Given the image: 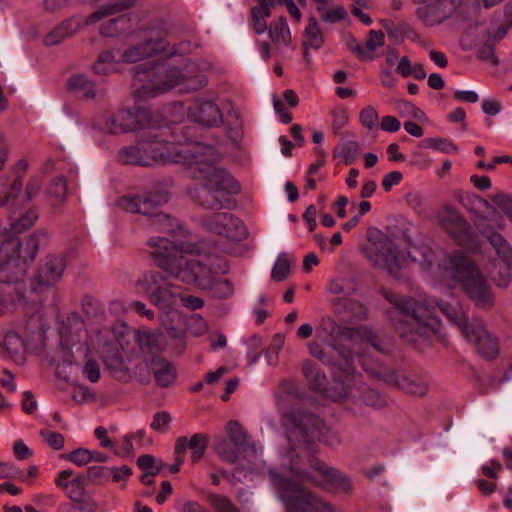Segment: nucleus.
Masks as SVG:
<instances>
[{"instance_id": "obj_13", "label": "nucleus", "mask_w": 512, "mask_h": 512, "mask_svg": "<svg viewBox=\"0 0 512 512\" xmlns=\"http://www.w3.org/2000/svg\"><path fill=\"white\" fill-rule=\"evenodd\" d=\"M135 289L163 310L171 309L177 304L174 286L167 284L165 277L159 271L149 270L142 273L135 282Z\"/></svg>"}, {"instance_id": "obj_28", "label": "nucleus", "mask_w": 512, "mask_h": 512, "mask_svg": "<svg viewBox=\"0 0 512 512\" xmlns=\"http://www.w3.org/2000/svg\"><path fill=\"white\" fill-rule=\"evenodd\" d=\"M152 369L156 383L161 387H168L175 383L177 371L175 366L163 359L157 358L152 361Z\"/></svg>"}, {"instance_id": "obj_61", "label": "nucleus", "mask_w": 512, "mask_h": 512, "mask_svg": "<svg viewBox=\"0 0 512 512\" xmlns=\"http://www.w3.org/2000/svg\"><path fill=\"white\" fill-rule=\"evenodd\" d=\"M493 202L509 217L512 218V198L498 194L493 198Z\"/></svg>"}, {"instance_id": "obj_16", "label": "nucleus", "mask_w": 512, "mask_h": 512, "mask_svg": "<svg viewBox=\"0 0 512 512\" xmlns=\"http://www.w3.org/2000/svg\"><path fill=\"white\" fill-rule=\"evenodd\" d=\"M226 432L230 437L231 444L224 439L216 444V451L224 461L236 462L240 451L256 454L255 445L249 440L246 431L238 421H229L226 424Z\"/></svg>"}, {"instance_id": "obj_34", "label": "nucleus", "mask_w": 512, "mask_h": 512, "mask_svg": "<svg viewBox=\"0 0 512 512\" xmlns=\"http://www.w3.org/2000/svg\"><path fill=\"white\" fill-rule=\"evenodd\" d=\"M324 44V35L314 16L308 18V24L304 30V49L319 50Z\"/></svg>"}, {"instance_id": "obj_63", "label": "nucleus", "mask_w": 512, "mask_h": 512, "mask_svg": "<svg viewBox=\"0 0 512 512\" xmlns=\"http://www.w3.org/2000/svg\"><path fill=\"white\" fill-rule=\"evenodd\" d=\"M402 173L400 171H391L383 177L382 186L385 191H390L393 186L400 183L402 180Z\"/></svg>"}, {"instance_id": "obj_29", "label": "nucleus", "mask_w": 512, "mask_h": 512, "mask_svg": "<svg viewBox=\"0 0 512 512\" xmlns=\"http://www.w3.org/2000/svg\"><path fill=\"white\" fill-rule=\"evenodd\" d=\"M269 38L276 47H290L292 43L291 31L285 17L280 16L273 20L267 28Z\"/></svg>"}, {"instance_id": "obj_58", "label": "nucleus", "mask_w": 512, "mask_h": 512, "mask_svg": "<svg viewBox=\"0 0 512 512\" xmlns=\"http://www.w3.org/2000/svg\"><path fill=\"white\" fill-rule=\"evenodd\" d=\"M167 333L170 336V338L176 341L175 349H177V351L181 353L185 348L184 331L181 328L170 326L167 327Z\"/></svg>"}, {"instance_id": "obj_44", "label": "nucleus", "mask_w": 512, "mask_h": 512, "mask_svg": "<svg viewBox=\"0 0 512 512\" xmlns=\"http://www.w3.org/2000/svg\"><path fill=\"white\" fill-rule=\"evenodd\" d=\"M328 291L339 297L346 298L355 293L356 287L352 280L337 279L331 280L327 287Z\"/></svg>"}, {"instance_id": "obj_11", "label": "nucleus", "mask_w": 512, "mask_h": 512, "mask_svg": "<svg viewBox=\"0 0 512 512\" xmlns=\"http://www.w3.org/2000/svg\"><path fill=\"white\" fill-rule=\"evenodd\" d=\"M407 254L408 258L400 254L395 243L384 235L367 250L368 258L376 266L396 277L408 261L418 263L423 271H429L436 258L435 252L426 245L413 246Z\"/></svg>"}, {"instance_id": "obj_3", "label": "nucleus", "mask_w": 512, "mask_h": 512, "mask_svg": "<svg viewBox=\"0 0 512 512\" xmlns=\"http://www.w3.org/2000/svg\"><path fill=\"white\" fill-rule=\"evenodd\" d=\"M290 466L282 461L281 467H270L268 477L270 484L279 499L284 503L286 512H340L331 504L314 496L300 484L303 480H310L320 485L330 484L343 492L352 489L351 480L343 473L327 466L319 459H311L310 467L319 478L311 476L306 470L294 461L290 455Z\"/></svg>"}, {"instance_id": "obj_36", "label": "nucleus", "mask_w": 512, "mask_h": 512, "mask_svg": "<svg viewBox=\"0 0 512 512\" xmlns=\"http://www.w3.org/2000/svg\"><path fill=\"white\" fill-rule=\"evenodd\" d=\"M47 194L50 200L51 205L54 208L60 207L66 200L67 195V183L66 180L61 177H55L48 189Z\"/></svg>"}, {"instance_id": "obj_54", "label": "nucleus", "mask_w": 512, "mask_h": 512, "mask_svg": "<svg viewBox=\"0 0 512 512\" xmlns=\"http://www.w3.org/2000/svg\"><path fill=\"white\" fill-rule=\"evenodd\" d=\"M40 436L45 440V442L53 449L60 450L64 447V437L62 434L58 432H54L48 429L41 430Z\"/></svg>"}, {"instance_id": "obj_27", "label": "nucleus", "mask_w": 512, "mask_h": 512, "mask_svg": "<svg viewBox=\"0 0 512 512\" xmlns=\"http://www.w3.org/2000/svg\"><path fill=\"white\" fill-rule=\"evenodd\" d=\"M116 120H119L120 124L117 128L122 129V132L134 131L145 128L149 124L150 114L146 109L133 107L119 111Z\"/></svg>"}, {"instance_id": "obj_15", "label": "nucleus", "mask_w": 512, "mask_h": 512, "mask_svg": "<svg viewBox=\"0 0 512 512\" xmlns=\"http://www.w3.org/2000/svg\"><path fill=\"white\" fill-rule=\"evenodd\" d=\"M55 484L70 499V503L77 504L78 510L94 512L95 501L87 495L86 483L83 475L75 473L71 469L62 470L58 473Z\"/></svg>"}, {"instance_id": "obj_8", "label": "nucleus", "mask_w": 512, "mask_h": 512, "mask_svg": "<svg viewBox=\"0 0 512 512\" xmlns=\"http://www.w3.org/2000/svg\"><path fill=\"white\" fill-rule=\"evenodd\" d=\"M287 423V439L291 445V450L285 452L283 455V462H289L288 455L294 459L300 466L303 467V458H307L310 464L311 459H317L310 456L311 441L318 439L328 446L334 447L341 443L339 433L323 423V421L312 414H303L295 421L289 419Z\"/></svg>"}, {"instance_id": "obj_46", "label": "nucleus", "mask_w": 512, "mask_h": 512, "mask_svg": "<svg viewBox=\"0 0 512 512\" xmlns=\"http://www.w3.org/2000/svg\"><path fill=\"white\" fill-rule=\"evenodd\" d=\"M129 19L126 16L114 17L104 22L100 27V34L105 37H112L125 29Z\"/></svg>"}, {"instance_id": "obj_51", "label": "nucleus", "mask_w": 512, "mask_h": 512, "mask_svg": "<svg viewBox=\"0 0 512 512\" xmlns=\"http://www.w3.org/2000/svg\"><path fill=\"white\" fill-rule=\"evenodd\" d=\"M81 372L83 376L92 383L98 382L101 378L100 365L96 360L92 358H89L85 361Z\"/></svg>"}, {"instance_id": "obj_47", "label": "nucleus", "mask_w": 512, "mask_h": 512, "mask_svg": "<svg viewBox=\"0 0 512 512\" xmlns=\"http://www.w3.org/2000/svg\"><path fill=\"white\" fill-rule=\"evenodd\" d=\"M207 500L216 512H239L233 503L223 495L209 493Z\"/></svg>"}, {"instance_id": "obj_9", "label": "nucleus", "mask_w": 512, "mask_h": 512, "mask_svg": "<svg viewBox=\"0 0 512 512\" xmlns=\"http://www.w3.org/2000/svg\"><path fill=\"white\" fill-rule=\"evenodd\" d=\"M29 168L28 160H17L9 170L6 188L0 194V208L7 209L9 229L14 234H22L32 228L39 218V210L36 206L17 204L23 187V177Z\"/></svg>"}, {"instance_id": "obj_50", "label": "nucleus", "mask_w": 512, "mask_h": 512, "mask_svg": "<svg viewBox=\"0 0 512 512\" xmlns=\"http://www.w3.org/2000/svg\"><path fill=\"white\" fill-rule=\"evenodd\" d=\"M378 112L374 106L364 107L359 114V121L361 125L368 130H372L376 127L378 121Z\"/></svg>"}, {"instance_id": "obj_60", "label": "nucleus", "mask_w": 512, "mask_h": 512, "mask_svg": "<svg viewBox=\"0 0 512 512\" xmlns=\"http://www.w3.org/2000/svg\"><path fill=\"white\" fill-rule=\"evenodd\" d=\"M177 294V300L180 299L183 305L191 310H197L203 307L204 301L196 296L192 295H181L179 292L176 291Z\"/></svg>"}, {"instance_id": "obj_57", "label": "nucleus", "mask_w": 512, "mask_h": 512, "mask_svg": "<svg viewBox=\"0 0 512 512\" xmlns=\"http://www.w3.org/2000/svg\"><path fill=\"white\" fill-rule=\"evenodd\" d=\"M87 478L93 484H101L107 478V468L104 466H90Z\"/></svg>"}, {"instance_id": "obj_35", "label": "nucleus", "mask_w": 512, "mask_h": 512, "mask_svg": "<svg viewBox=\"0 0 512 512\" xmlns=\"http://www.w3.org/2000/svg\"><path fill=\"white\" fill-rule=\"evenodd\" d=\"M69 88L80 96L93 99L96 97L94 83L83 74H74L68 80Z\"/></svg>"}, {"instance_id": "obj_41", "label": "nucleus", "mask_w": 512, "mask_h": 512, "mask_svg": "<svg viewBox=\"0 0 512 512\" xmlns=\"http://www.w3.org/2000/svg\"><path fill=\"white\" fill-rule=\"evenodd\" d=\"M320 18L325 23H336L347 17V12L341 5H336L333 7L326 6H317L316 7Z\"/></svg>"}, {"instance_id": "obj_62", "label": "nucleus", "mask_w": 512, "mask_h": 512, "mask_svg": "<svg viewBox=\"0 0 512 512\" xmlns=\"http://www.w3.org/2000/svg\"><path fill=\"white\" fill-rule=\"evenodd\" d=\"M380 127L385 132L394 133L400 129L401 123L396 117L387 115L382 118Z\"/></svg>"}, {"instance_id": "obj_25", "label": "nucleus", "mask_w": 512, "mask_h": 512, "mask_svg": "<svg viewBox=\"0 0 512 512\" xmlns=\"http://www.w3.org/2000/svg\"><path fill=\"white\" fill-rule=\"evenodd\" d=\"M207 445L208 436L206 434L196 433L190 439L186 436H181L176 440L175 454L179 458L182 457L187 450H190L191 461L196 463L204 456Z\"/></svg>"}, {"instance_id": "obj_48", "label": "nucleus", "mask_w": 512, "mask_h": 512, "mask_svg": "<svg viewBox=\"0 0 512 512\" xmlns=\"http://www.w3.org/2000/svg\"><path fill=\"white\" fill-rule=\"evenodd\" d=\"M4 347L12 355L19 354L24 349V340L14 330L5 333Z\"/></svg>"}, {"instance_id": "obj_12", "label": "nucleus", "mask_w": 512, "mask_h": 512, "mask_svg": "<svg viewBox=\"0 0 512 512\" xmlns=\"http://www.w3.org/2000/svg\"><path fill=\"white\" fill-rule=\"evenodd\" d=\"M186 144L176 145L158 140L157 136L149 137L135 146L123 147L119 151V159L125 164L149 166L155 163H179Z\"/></svg>"}, {"instance_id": "obj_24", "label": "nucleus", "mask_w": 512, "mask_h": 512, "mask_svg": "<svg viewBox=\"0 0 512 512\" xmlns=\"http://www.w3.org/2000/svg\"><path fill=\"white\" fill-rule=\"evenodd\" d=\"M189 118L206 127L217 126L222 123V114L218 106L210 100L196 102L188 110Z\"/></svg>"}, {"instance_id": "obj_64", "label": "nucleus", "mask_w": 512, "mask_h": 512, "mask_svg": "<svg viewBox=\"0 0 512 512\" xmlns=\"http://www.w3.org/2000/svg\"><path fill=\"white\" fill-rule=\"evenodd\" d=\"M13 453L19 460L28 459L32 456L31 450L22 440H18L14 443Z\"/></svg>"}, {"instance_id": "obj_7", "label": "nucleus", "mask_w": 512, "mask_h": 512, "mask_svg": "<svg viewBox=\"0 0 512 512\" xmlns=\"http://www.w3.org/2000/svg\"><path fill=\"white\" fill-rule=\"evenodd\" d=\"M49 241L46 229H37L26 238L8 237L0 243V282L22 281L35 261L39 249Z\"/></svg>"}, {"instance_id": "obj_4", "label": "nucleus", "mask_w": 512, "mask_h": 512, "mask_svg": "<svg viewBox=\"0 0 512 512\" xmlns=\"http://www.w3.org/2000/svg\"><path fill=\"white\" fill-rule=\"evenodd\" d=\"M179 163L187 167L197 184L187 193L198 205L206 209L226 208L228 196L240 191V185L226 170L215 165L218 160L215 150L201 145L186 144Z\"/></svg>"}, {"instance_id": "obj_43", "label": "nucleus", "mask_w": 512, "mask_h": 512, "mask_svg": "<svg viewBox=\"0 0 512 512\" xmlns=\"http://www.w3.org/2000/svg\"><path fill=\"white\" fill-rule=\"evenodd\" d=\"M394 107L402 117H411L418 121L426 118L425 113L420 108L407 100H395Z\"/></svg>"}, {"instance_id": "obj_52", "label": "nucleus", "mask_w": 512, "mask_h": 512, "mask_svg": "<svg viewBox=\"0 0 512 512\" xmlns=\"http://www.w3.org/2000/svg\"><path fill=\"white\" fill-rule=\"evenodd\" d=\"M171 421L172 418L168 412L159 411L154 414L150 427L158 433H165L168 431Z\"/></svg>"}, {"instance_id": "obj_37", "label": "nucleus", "mask_w": 512, "mask_h": 512, "mask_svg": "<svg viewBox=\"0 0 512 512\" xmlns=\"http://www.w3.org/2000/svg\"><path fill=\"white\" fill-rule=\"evenodd\" d=\"M25 176L23 177V179ZM43 188V177L39 174H32L29 176L26 183L23 182V204L29 205L41 193Z\"/></svg>"}, {"instance_id": "obj_31", "label": "nucleus", "mask_w": 512, "mask_h": 512, "mask_svg": "<svg viewBox=\"0 0 512 512\" xmlns=\"http://www.w3.org/2000/svg\"><path fill=\"white\" fill-rule=\"evenodd\" d=\"M102 357L106 367L114 376L121 377L130 371L129 361L123 358L117 347L106 349Z\"/></svg>"}, {"instance_id": "obj_1", "label": "nucleus", "mask_w": 512, "mask_h": 512, "mask_svg": "<svg viewBox=\"0 0 512 512\" xmlns=\"http://www.w3.org/2000/svg\"><path fill=\"white\" fill-rule=\"evenodd\" d=\"M183 239L169 240L166 237H151L148 245L156 264L169 277L185 284H193L212 291L218 298H229L234 286L228 279L216 280L215 257L204 253L202 244L195 242L190 235L178 228Z\"/></svg>"}, {"instance_id": "obj_22", "label": "nucleus", "mask_w": 512, "mask_h": 512, "mask_svg": "<svg viewBox=\"0 0 512 512\" xmlns=\"http://www.w3.org/2000/svg\"><path fill=\"white\" fill-rule=\"evenodd\" d=\"M68 256L65 253L47 255L39 266L36 276L40 286H52L58 282L66 269Z\"/></svg>"}, {"instance_id": "obj_23", "label": "nucleus", "mask_w": 512, "mask_h": 512, "mask_svg": "<svg viewBox=\"0 0 512 512\" xmlns=\"http://www.w3.org/2000/svg\"><path fill=\"white\" fill-rule=\"evenodd\" d=\"M463 336L484 358L491 359L497 355L498 345L481 323L464 326Z\"/></svg>"}, {"instance_id": "obj_14", "label": "nucleus", "mask_w": 512, "mask_h": 512, "mask_svg": "<svg viewBox=\"0 0 512 512\" xmlns=\"http://www.w3.org/2000/svg\"><path fill=\"white\" fill-rule=\"evenodd\" d=\"M136 0H107L100 4L94 12L87 16L83 21L77 17L69 18L57 26V32H60L65 38L75 35L83 25H94L103 21L105 18L121 13L135 5Z\"/></svg>"}, {"instance_id": "obj_56", "label": "nucleus", "mask_w": 512, "mask_h": 512, "mask_svg": "<svg viewBox=\"0 0 512 512\" xmlns=\"http://www.w3.org/2000/svg\"><path fill=\"white\" fill-rule=\"evenodd\" d=\"M332 116V130L334 134H339L348 123V114L345 109L340 108L333 110Z\"/></svg>"}, {"instance_id": "obj_20", "label": "nucleus", "mask_w": 512, "mask_h": 512, "mask_svg": "<svg viewBox=\"0 0 512 512\" xmlns=\"http://www.w3.org/2000/svg\"><path fill=\"white\" fill-rule=\"evenodd\" d=\"M487 238L498 255L495 264V268L498 269V277H495L496 285L507 287L512 277V248L506 239L497 232L491 233Z\"/></svg>"}, {"instance_id": "obj_53", "label": "nucleus", "mask_w": 512, "mask_h": 512, "mask_svg": "<svg viewBox=\"0 0 512 512\" xmlns=\"http://www.w3.org/2000/svg\"><path fill=\"white\" fill-rule=\"evenodd\" d=\"M72 398L79 404L89 403L96 400L95 392L85 385H77L73 388Z\"/></svg>"}, {"instance_id": "obj_45", "label": "nucleus", "mask_w": 512, "mask_h": 512, "mask_svg": "<svg viewBox=\"0 0 512 512\" xmlns=\"http://www.w3.org/2000/svg\"><path fill=\"white\" fill-rule=\"evenodd\" d=\"M360 146L358 142L353 140H347L342 142L335 150V156L341 157L346 164L352 163L358 152Z\"/></svg>"}, {"instance_id": "obj_59", "label": "nucleus", "mask_w": 512, "mask_h": 512, "mask_svg": "<svg viewBox=\"0 0 512 512\" xmlns=\"http://www.w3.org/2000/svg\"><path fill=\"white\" fill-rule=\"evenodd\" d=\"M9 477H17L23 481H27V479L23 476V473L16 469L12 464L0 462V479Z\"/></svg>"}, {"instance_id": "obj_5", "label": "nucleus", "mask_w": 512, "mask_h": 512, "mask_svg": "<svg viewBox=\"0 0 512 512\" xmlns=\"http://www.w3.org/2000/svg\"><path fill=\"white\" fill-rule=\"evenodd\" d=\"M368 347L381 353L386 352L378 337L366 326L345 329L335 342H311L308 345L314 358L347 374L356 370V358L366 370L370 369L364 352Z\"/></svg>"}, {"instance_id": "obj_26", "label": "nucleus", "mask_w": 512, "mask_h": 512, "mask_svg": "<svg viewBox=\"0 0 512 512\" xmlns=\"http://www.w3.org/2000/svg\"><path fill=\"white\" fill-rule=\"evenodd\" d=\"M386 382L409 394L422 396L426 393V383L419 377H411L403 371H392L386 375Z\"/></svg>"}, {"instance_id": "obj_30", "label": "nucleus", "mask_w": 512, "mask_h": 512, "mask_svg": "<svg viewBox=\"0 0 512 512\" xmlns=\"http://www.w3.org/2000/svg\"><path fill=\"white\" fill-rule=\"evenodd\" d=\"M441 226L451 235L455 236L466 229V223L459 212L451 206H445L439 213Z\"/></svg>"}, {"instance_id": "obj_6", "label": "nucleus", "mask_w": 512, "mask_h": 512, "mask_svg": "<svg viewBox=\"0 0 512 512\" xmlns=\"http://www.w3.org/2000/svg\"><path fill=\"white\" fill-rule=\"evenodd\" d=\"M209 67L206 62L194 61H187L181 68L169 63H159L147 69L137 67L133 86L140 98L162 94L179 85L186 90H197L206 85L207 80L201 72Z\"/></svg>"}, {"instance_id": "obj_32", "label": "nucleus", "mask_w": 512, "mask_h": 512, "mask_svg": "<svg viewBox=\"0 0 512 512\" xmlns=\"http://www.w3.org/2000/svg\"><path fill=\"white\" fill-rule=\"evenodd\" d=\"M136 340L145 355H156L165 347L163 337L158 333L138 332Z\"/></svg>"}, {"instance_id": "obj_42", "label": "nucleus", "mask_w": 512, "mask_h": 512, "mask_svg": "<svg viewBox=\"0 0 512 512\" xmlns=\"http://www.w3.org/2000/svg\"><path fill=\"white\" fill-rule=\"evenodd\" d=\"M271 16V9L268 8H251L252 28L258 35H262L267 31V19Z\"/></svg>"}, {"instance_id": "obj_40", "label": "nucleus", "mask_w": 512, "mask_h": 512, "mask_svg": "<svg viewBox=\"0 0 512 512\" xmlns=\"http://www.w3.org/2000/svg\"><path fill=\"white\" fill-rule=\"evenodd\" d=\"M290 263L288 254L281 252L272 267L271 278L276 282L285 280L290 273Z\"/></svg>"}, {"instance_id": "obj_33", "label": "nucleus", "mask_w": 512, "mask_h": 512, "mask_svg": "<svg viewBox=\"0 0 512 512\" xmlns=\"http://www.w3.org/2000/svg\"><path fill=\"white\" fill-rule=\"evenodd\" d=\"M384 45V34L382 31L371 30L364 46L356 44L351 49L355 51L361 60H371L373 52Z\"/></svg>"}, {"instance_id": "obj_17", "label": "nucleus", "mask_w": 512, "mask_h": 512, "mask_svg": "<svg viewBox=\"0 0 512 512\" xmlns=\"http://www.w3.org/2000/svg\"><path fill=\"white\" fill-rule=\"evenodd\" d=\"M333 398L344 403L364 404L374 408H381L385 400L378 391L364 383L354 381L353 384H339L335 387Z\"/></svg>"}, {"instance_id": "obj_21", "label": "nucleus", "mask_w": 512, "mask_h": 512, "mask_svg": "<svg viewBox=\"0 0 512 512\" xmlns=\"http://www.w3.org/2000/svg\"><path fill=\"white\" fill-rule=\"evenodd\" d=\"M168 201L166 192H156L146 196H124L120 199L119 205L130 213H139L150 216L158 214L157 207Z\"/></svg>"}, {"instance_id": "obj_38", "label": "nucleus", "mask_w": 512, "mask_h": 512, "mask_svg": "<svg viewBox=\"0 0 512 512\" xmlns=\"http://www.w3.org/2000/svg\"><path fill=\"white\" fill-rule=\"evenodd\" d=\"M119 62H121V59L118 60L112 50L104 51L98 56L93 65V70L96 74L107 75L116 71Z\"/></svg>"}, {"instance_id": "obj_19", "label": "nucleus", "mask_w": 512, "mask_h": 512, "mask_svg": "<svg viewBox=\"0 0 512 512\" xmlns=\"http://www.w3.org/2000/svg\"><path fill=\"white\" fill-rule=\"evenodd\" d=\"M202 226L210 232L223 235L233 241L242 240L247 236L243 222L228 212L214 213L203 218Z\"/></svg>"}, {"instance_id": "obj_18", "label": "nucleus", "mask_w": 512, "mask_h": 512, "mask_svg": "<svg viewBox=\"0 0 512 512\" xmlns=\"http://www.w3.org/2000/svg\"><path fill=\"white\" fill-rule=\"evenodd\" d=\"M160 54L171 58L177 54V50L164 38H148L127 47L122 53L121 62L136 63Z\"/></svg>"}, {"instance_id": "obj_39", "label": "nucleus", "mask_w": 512, "mask_h": 512, "mask_svg": "<svg viewBox=\"0 0 512 512\" xmlns=\"http://www.w3.org/2000/svg\"><path fill=\"white\" fill-rule=\"evenodd\" d=\"M303 373L312 389L316 391L324 389L327 382L326 376L315 364L310 361H305L303 363Z\"/></svg>"}, {"instance_id": "obj_49", "label": "nucleus", "mask_w": 512, "mask_h": 512, "mask_svg": "<svg viewBox=\"0 0 512 512\" xmlns=\"http://www.w3.org/2000/svg\"><path fill=\"white\" fill-rule=\"evenodd\" d=\"M151 224L161 232L176 233V221L163 213L153 214Z\"/></svg>"}, {"instance_id": "obj_2", "label": "nucleus", "mask_w": 512, "mask_h": 512, "mask_svg": "<svg viewBox=\"0 0 512 512\" xmlns=\"http://www.w3.org/2000/svg\"><path fill=\"white\" fill-rule=\"evenodd\" d=\"M382 293L395 306L391 317L397 333L418 349L443 339L441 322L434 315L435 306H438L447 319L456 325L462 333L464 326L473 324L467 321L462 306L454 298L450 301L422 297L406 299L392 291L383 290Z\"/></svg>"}, {"instance_id": "obj_55", "label": "nucleus", "mask_w": 512, "mask_h": 512, "mask_svg": "<svg viewBox=\"0 0 512 512\" xmlns=\"http://www.w3.org/2000/svg\"><path fill=\"white\" fill-rule=\"evenodd\" d=\"M66 458L73 464L82 467L91 462V451L85 448H78L70 452Z\"/></svg>"}, {"instance_id": "obj_10", "label": "nucleus", "mask_w": 512, "mask_h": 512, "mask_svg": "<svg viewBox=\"0 0 512 512\" xmlns=\"http://www.w3.org/2000/svg\"><path fill=\"white\" fill-rule=\"evenodd\" d=\"M438 269L443 277H448L462 286L477 306L485 309L493 306L494 299L489 286L466 255L456 253L444 256Z\"/></svg>"}]
</instances>
